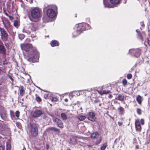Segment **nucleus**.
Here are the masks:
<instances>
[{"mask_svg": "<svg viewBox=\"0 0 150 150\" xmlns=\"http://www.w3.org/2000/svg\"><path fill=\"white\" fill-rule=\"evenodd\" d=\"M59 44L58 42L55 40H52L51 42V45L52 47L58 46Z\"/></svg>", "mask_w": 150, "mask_h": 150, "instance_id": "nucleus-22", "label": "nucleus"}, {"mask_svg": "<svg viewBox=\"0 0 150 150\" xmlns=\"http://www.w3.org/2000/svg\"><path fill=\"white\" fill-rule=\"evenodd\" d=\"M1 37L2 40L4 42L7 41L9 35L5 29L1 27H0Z\"/></svg>", "mask_w": 150, "mask_h": 150, "instance_id": "nucleus-3", "label": "nucleus"}, {"mask_svg": "<svg viewBox=\"0 0 150 150\" xmlns=\"http://www.w3.org/2000/svg\"><path fill=\"white\" fill-rule=\"evenodd\" d=\"M61 117L63 120H66L67 119L66 115L64 113H61Z\"/></svg>", "mask_w": 150, "mask_h": 150, "instance_id": "nucleus-24", "label": "nucleus"}, {"mask_svg": "<svg viewBox=\"0 0 150 150\" xmlns=\"http://www.w3.org/2000/svg\"><path fill=\"white\" fill-rule=\"evenodd\" d=\"M4 116H5H5H6V114H4Z\"/></svg>", "mask_w": 150, "mask_h": 150, "instance_id": "nucleus-58", "label": "nucleus"}, {"mask_svg": "<svg viewBox=\"0 0 150 150\" xmlns=\"http://www.w3.org/2000/svg\"><path fill=\"white\" fill-rule=\"evenodd\" d=\"M98 92L101 96L103 94H106L110 93V91L108 90H101L100 91L97 90Z\"/></svg>", "mask_w": 150, "mask_h": 150, "instance_id": "nucleus-13", "label": "nucleus"}, {"mask_svg": "<svg viewBox=\"0 0 150 150\" xmlns=\"http://www.w3.org/2000/svg\"><path fill=\"white\" fill-rule=\"evenodd\" d=\"M11 148V146L10 144H7V150H10Z\"/></svg>", "mask_w": 150, "mask_h": 150, "instance_id": "nucleus-39", "label": "nucleus"}, {"mask_svg": "<svg viewBox=\"0 0 150 150\" xmlns=\"http://www.w3.org/2000/svg\"><path fill=\"white\" fill-rule=\"evenodd\" d=\"M107 146V144L105 143L100 147L101 150H104L106 148Z\"/></svg>", "mask_w": 150, "mask_h": 150, "instance_id": "nucleus-28", "label": "nucleus"}, {"mask_svg": "<svg viewBox=\"0 0 150 150\" xmlns=\"http://www.w3.org/2000/svg\"><path fill=\"white\" fill-rule=\"evenodd\" d=\"M88 119L92 121H94L95 120L94 113L93 112H90L88 114Z\"/></svg>", "mask_w": 150, "mask_h": 150, "instance_id": "nucleus-11", "label": "nucleus"}, {"mask_svg": "<svg viewBox=\"0 0 150 150\" xmlns=\"http://www.w3.org/2000/svg\"><path fill=\"white\" fill-rule=\"evenodd\" d=\"M121 120H123V118H121Z\"/></svg>", "mask_w": 150, "mask_h": 150, "instance_id": "nucleus-54", "label": "nucleus"}, {"mask_svg": "<svg viewBox=\"0 0 150 150\" xmlns=\"http://www.w3.org/2000/svg\"><path fill=\"white\" fill-rule=\"evenodd\" d=\"M78 26L77 25L76 26L75 28V31L73 33V35L74 37H76L78 36L81 32V30H78Z\"/></svg>", "mask_w": 150, "mask_h": 150, "instance_id": "nucleus-12", "label": "nucleus"}, {"mask_svg": "<svg viewBox=\"0 0 150 150\" xmlns=\"http://www.w3.org/2000/svg\"><path fill=\"white\" fill-rule=\"evenodd\" d=\"M129 52L133 53L134 56L137 57H139L141 54V50L139 49H130Z\"/></svg>", "mask_w": 150, "mask_h": 150, "instance_id": "nucleus-6", "label": "nucleus"}, {"mask_svg": "<svg viewBox=\"0 0 150 150\" xmlns=\"http://www.w3.org/2000/svg\"><path fill=\"white\" fill-rule=\"evenodd\" d=\"M139 36L140 37V38H141V39L142 40H142V36L141 35H140V34H139Z\"/></svg>", "mask_w": 150, "mask_h": 150, "instance_id": "nucleus-50", "label": "nucleus"}, {"mask_svg": "<svg viewBox=\"0 0 150 150\" xmlns=\"http://www.w3.org/2000/svg\"><path fill=\"white\" fill-rule=\"evenodd\" d=\"M115 99L120 101H123L124 99V96L122 94H119L116 97Z\"/></svg>", "mask_w": 150, "mask_h": 150, "instance_id": "nucleus-14", "label": "nucleus"}, {"mask_svg": "<svg viewBox=\"0 0 150 150\" xmlns=\"http://www.w3.org/2000/svg\"><path fill=\"white\" fill-rule=\"evenodd\" d=\"M77 118L80 121H81L84 120L86 118V117L84 116L81 115L78 116Z\"/></svg>", "mask_w": 150, "mask_h": 150, "instance_id": "nucleus-27", "label": "nucleus"}, {"mask_svg": "<svg viewBox=\"0 0 150 150\" xmlns=\"http://www.w3.org/2000/svg\"><path fill=\"white\" fill-rule=\"evenodd\" d=\"M110 2L114 4H119L120 0H109Z\"/></svg>", "mask_w": 150, "mask_h": 150, "instance_id": "nucleus-23", "label": "nucleus"}, {"mask_svg": "<svg viewBox=\"0 0 150 150\" xmlns=\"http://www.w3.org/2000/svg\"><path fill=\"white\" fill-rule=\"evenodd\" d=\"M118 109L119 110L120 114L121 115L124 114L125 113V110L124 108L120 106L118 108Z\"/></svg>", "mask_w": 150, "mask_h": 150, "instance_id": "nucleus-20", "label": "nucleus"}, {"mask_svg": "<svg viewBox=\"0 0 150 150\" xmlns=\"http://www.w3.org/2000/svg\"><path fill=\"white\" fill-rule=\"evenodd\" d=\"M140 122L142 125H144V120L143 119H141L140 120Z\"/></svg>", "mask_w": 150, "mask_h": 150, "instance_id": "nucleus-40", "label": "nucleus"}, {"mask_svg": "<svg viewBox=\"0 0 150 150\" xmlns=\"http://www.w3.org/2000/svg\"><path fill=\"white\" fill-rule=\"evenodd\" d=\"M77 25L78 26V30H81V31L86 30H88V29H90V25L89 24L85 23H80Z\"/></svg>", "mask_w": 150, "mask_h": 150, "instance_id": "nucleus-4", "label": "nucleus"}, {"mask_svg": "<svg viewBox=\"0 0 150 150\" xmlns=\"http://www.w3.org/2000/svg\"><path fill=\"white\" fill-rule=\"evenodd\" d=\"M8 76L9 78L12 82L13 81V79L11 76L8 75Z\"/></svg>", "mask_w": 150, "mask_h": 150, "instance_id": "nucleus-44", "label": "nucleus"}, {"mask_svg": "<svg viewBox=\"0 0 150 150\" xmlns=\"http://www.w3.org/2000/svg\"><path fill=\"white\" fill-rule=\"evenodd\" d=\"M141 126L140 124L139 121V120L137 119L135 121V126Z\"/></svg>", "mask_w": 150, "mask_h": 150, "instance_id": "nucleus-31", "label": "nucleus"}, {"mask_svg": "<svg viewBox=\"0 0 150 150\" xmlns=\"http://www.w3.org/2000/svg\"><path fill=\"white\" fill-rule=\"evenodd\" d=\"M10 114L11 117H15V113L12 110H10Z\"/></svg>", "mask_w": 150, "mask_h": 150, "instance_id": "nucleus-32", "label": "nucleus"}, {"mask_svg": "<svg viewBox=\"0 0 150 150\" xmlns=\"http://www.w3.org/2000/svg\"><path fill=\"white\" fill-rule=\"evenodd\" d=\"M0 52L4 53L5 52V49L4 46L2 45H0Z\"/></svg>", "mask_w": 150, "mask_h": 150, "instance_id": "nucleus-25", "label": "nucleus"}, {"mask_svg": "<svg viewBox=\"0 0 150 150\" xmlns=\"http://www.w3.org/2000/svg\"><path fill=\"white\" fill-rule=\"evenodd\" d=\"M50 100L52 101H57L58 100V99L55 97L52 96L50 97Z\"/></svg>", "mask_w": 150, "mask_h": 150, "instance_id": "nucleus-29", "label": "nucleus"}, {"mask_svg": "<svg viewBox=\"0 0 150 150\" xmlns=\"http://www.w3.org/2000/svg\"><path fill=\"white\" fill-rule=\"evenodd\" d=\"M100 141H101V140H100V142H99L97 143V144L99 143L100 142Z\"/></svg>", "mask_w": 150, "mask_h": 150, "instance_id": "nucleus-55", "label": "nucleus"}, {"mask_svg": "<svg viewBox=\"0 0 150 150\" xmlns=\"http://www.w3.org/2000/svg\"><path fill=\"white\" fill-rule=\"evenodd\" d=\"M122 83L123 85L125 86L127 84V81L125 79H124L122 81Z\"/></svg>", "mask_w": 150, "mask_h": 150, "instance_id": "nucleus-35", "label": "nucleus"}, {"mask_svg": "<svg viewBox=\"0 0 150 150\" xmlns=\"http://www.w3.org/2000/svg\"><path fill=\"white\" fill-rule=\"evenodd\" d=\"M15 114L16 116L17 117H18L19 116L20 112L18 111H17L15 112Z\"/></svg>", "mask_w": 150, "mask_h": 150, "instance_id": "nucleus-34", "label": "nucleus"}, {"mask_svg": "<svg viewBox=\"0 0 150 150\" xmlns=\"http://www.w3.org/2000/svg\"><path fill=\"white\" fill-rule=\"evenodd\" d=\"M42 114V111L36 109L32 111V116L35 117L40 116Z\"/></svg>", "mask_w": 150, "mask_h": 150, "instance_id": "nucleus-8", "label": "nucleus"}, {"mask_svg": "<svg viewBox=\"0 0 150 150\" xmlns=\"http://www.w3.org/2000/svg\"><path fill=\"white\" fill-rule=\"evenodd\" d=\"M21 46L22 50L26 52L31 50L30 54H28L26 57V59L28 61L33 62H35L38 61L39 58V54L35 47H33L31 44H22Z\"/></svg>", "mask_w": 150, "mask_h": 150, "instance_id": "nucleus-1", "label": "nucleus"}, {"mask_svg": "<svg viewBox=\"0 0 150 150\" xmlns=\"http://www.w3.org/2000/svg\"><path fill=\"white\" fill-rule=\"evenodd\" d=\"M41 11L38 8H35L33 9L31 12L32 17L34 19H38L41 16Z\"/></svg>", "mask_w": 150, "mask_h": 150, "instance_id": "nucleus-2", "label": "nucleus"}, {"mask_svg": "<svg viewBox=\"0 0 150 150\" xmlns=\"http://www.w3.org/2000/svg\"><path fill=\"white\" fill-rule=\"evenodd\" d=\"M103 4L105 7L111 8L112 7V6L108 2L107 0H103Z\"/></svg>", "mask_w": 150, "mask_h": 150, "instance_id": "nucleus-15", "label": "nucleus"}, {"mask_svg": "<svg viewBox=\"0 0 150 150\" xmlns=\"http://www.w3.org/2000/svg\"><path fill=\"white\" fill-rule=\"evenodd\" d=\"M118 124L119 126H121L122 125V122H119Z\"/></svg>", "mask_w": 150, "mask_h": 150, "instance_id": "nucleus-45", "label": "nucleus"}, {"mask_svg": "<svg viewBox=\"0 0 150 150\" xmlns=\"http://www.w3.org/2000/svg\"><path fill=\"white\" fill-rule=\"evenodd\" d=\"M2 21L4 27L6 29L8 30L11 28V26L10 24V22L6 18L3 19Z\"/></svg>", "mask_w": 150, "mask_h": 150, "instance_id": "nucleus-7", "label": "nucleus"}, {"mask_svg": "<svg viewBox=\"0 0 150 150\" xmlns=\"http://www.w3.org/2000/svg\"><path fill=\"white\" fill-rule=\"evenodd\" d=\"M137 113L139 114V115H140L142 113V112H141V110L140 109H139V108H138L137 109Z\"/></svg>", "mask_w": 150, "mask_h": 150, "instance_id": "nucleus-37", "label": "nucleus"}, {"mask_svg": "<svg viewBox=\"0 0 150 150\" xmlns=\"http://www.w3.org/2000/svg\"><path fill=\"white\" fill-rule=\"evenodd\" d=\"M8 17L9 18L10 20L13 21V18L12 16H8Z\"/></svg>", "mask_w": 150, "mask_h": 150, "instance_id": "nucleus-43", "label": "nucleus"}, {"mask_svg": "<svg viewBox=\"0 0 150 150\" xmlns=\"http://www.w3.org/2000/svg\"><path fill=\"white\" fill-rule=\"evenodd\" d=\"M5 127V124L2 122H0V132L3 131Z\"/></svg>", "mask_w": 150, "mask_h": 150, "instance_id": "nucleus-16", "label": "nucleus"}, {"mask_svg": "<svg viewBox=\"0 0 150 150\" xmlns=\"http://www.w3.org/2000/svg\"><path fill=\"white\" fill-rule=\"evenodd\" d=\"M47 14L48 16L50 18H53L55 16V11L52 9H48L47 12Z\"/></svg>", "mask_w": 150, "mask_h": 150, "instance_id": "nucleus-9", "label": "nucleus"}, {"mask_svg": "<svg viewBox=\"0 0 150 150\" xmlns=\"http://www.w3.org/2000/svg\"><path fill=\"white\" fill-rule=\"evenodd\" d=\"M16 124L18 128H21V126L20 124L19 123H16Z\"/></svg>", "mask_w": 150, "mask_h": 150, "instance_id": "nucleus-42", "label": "nucleus"}, {"mask_svg": "<svg viewBox=\"0 0 150 150\" xmlns=\"http://www.w3.org/2000/svg\"><path fill=\"white\" fill-rule=\"evenodd\" d=\"M22 150H26V149L25 147H24Z\"/></svg>", "mask_w": 150, "mask_h": 150, "instance_id": "nucleus-53", "label": "nucleus"}, {"mask_svg": "<svg viewBox=\"0 0 150 150\" xmlns=\"http://www.w3.org/2000/svg\"><path fill=\"white\" fill-rule=\"evenodd\" d=\"M99 105L100 106H101V104H99Z\"/></svg>", "mask_w": 150, "mask_h": 150, "instance_id": "nucleus-57", "label": "nucleus"}, {"mask_svg": "<svg viewBox=\"0 0 150 150\" xmlns=\"http://www.w3.org/2000/svg\"><path fill=\"white\" fill-rule=\"evenodd\" d=\"M112 97V96L111 94L109 95L108 96L109 98H111Z\"/></svg>", "mask_w": 150, "mask_h": 150, "instance_id": "nucleus-48", "label": "nucleus"}, {"mask_svg": "<svg viewBox=\"0 0 150 150\" xmlns=\"http://www.w3.org/2000/svg\"><path fill=\"white\" fill-rule=\"evenodd\" d=\"M94 101L95 103H97L99 102L100 100H95Z\"/></svg>", "mask_w": 150, "mask_h": 150, "instance_id": "nucleus-46", "label": "nucleus"}, {"mask_svg": "<svg viewBox=\"0 0 150 150\" xmlns=\"http://www.w3.org/2000/svg\"><path fill=\"white\" fill-rule=\"evenodd\" d=\"M99 134L97 132H95L91 134V137L93 138L96 139L98 136Z\"/></svg>", "mask_w": 150, "mask_h": 150, "instance_id": "nucleus-19", "label": "nucleus"}, {"mask_svg": "<svg viewBox=\"0 0 150 150\" xmlns=\"http://www.w3.org/2000/svg\"><path fill=\"white\" fill-rule=\"evenodd\" d=\"M21 89L20 90V94L21 96H23L24 94L25 90L23 89V86H21Z\"/></svg>", "mask_w": 150, "mask_h": 150, "instance_id": "nucleus-26", "label": "nucleus"}, {"mask_svg": "<svg viewBox=\"0 0 150 150\" xmlns=\"http://www.w3.org/2000/svg\"><path fill=\"white\" fill-rule=\"evenodd\" d=\"M15 27H17L18 25V22L17 20L14 21L13 23Z\"/></svg>", "mask_w": 150, "mask_h": 150, "instance_id": "nucleus-33", "label": "nucleus"}, {"mask_svg": "<svg viewBox=\"0 0 150 150\" xmlns=\"http://www.w3.org/2000/svg\"><path fill=\"white\" fill-rule=\"evenodd\" d=\"M36 100L38 102H40L41 101V99L39 96H37L36 97Z\"/></svg>", "mask_w": 150, "mask_h": 150, "instance_id": "nucleus-36", "label": "nucleus"}, {"mask_svg": "<svg viewBox=\"0 0 150 150\" xmlns=\"http://www.w3.org/2000/svg\"><path fill=\"white\" fill-rule=\"evenodd\" d=\"M132 75L131 74H128L127 75V78L128 79H131L132 78Z\"/></svg>", "mask_w": 150, "mask_h": 150, "instance_id": "nucleus-38", "label": "nucleus"}, {"mask_svg": "<svg viewBox=\"0 0 150 150\" xmlns=\"http://www.w3.org/2000/svg\"><path fill=\"white\" fill-rule=\"evenodd\" d=\"M23 33H26L28 34H30V29L27 27H24L23 29Z\"/></svg>", "mask_w": 150, "mask_h": 150, "instance_id": "nucleus-17", "label": "nucleus"}, {"mask_svg": "<svg viewBox=\"0 0 150 150\" xmlns=\"http://www.w3.org/2000/svg\"><path fill=\"white\" fill-rule=\"evenodd\" d=\"M3 115V114H2V115H1V117H2Z\"/></svg>", "mask_w": 150, "mask_h": 150, "instance_id": "nucleus-56", "label": "nucleus"}, {"mask_svg": "<svg viewBox=\"0 0 150 150\" xmlns=\"http://www.w3.org/2000/svg\"><path fill=\"white\" fill-rule=\"evenodd\" d=\"M4 148L1 146H0V150H4Z\"/></svg>", "mask_w": 150, "mask_h": 150, "instance_id": "nucleus-47", "label": "nucleus"}, {"mask_svg": "<svg viewBox=\"0 0 150 150\" xmlns=\"http://www.w3.org/2000/svg\"><path fill=\"white\" fill-rule=\"evenodd\" d=\"M19 38L21 37L22 38H23L25 37V35L23 34H20L19 35Z\"/></svg>", "mask_w": 150, "mask_h": 150, "instance_id": "nucleus-41", "label": "nucleus"}, {"mask_svg": "<svg viewBox=\"0 0 150 150\" xmlns=\"http://www.w3.org/2000/svg\"><path fill=\"white\" fill-rule=\"evenodd\" d=\"M136 148L137 149H138L139 148V146L138 145H136Z\"/></svg>", "mask_w": 150, "mask_h": 150, "instance_id": "nucleus-49", "label": "nucleus"}, {"mask_svg": "<svg viewBox=\"0 0 150 150\" xmlns=\"http://www.w3.org/2000/svg\"><path fill=\"white\" fill-rule=\"evenodd\" d=\"M48 129L56 132L59 133L60 132L59 129L54 127H49L48 128Z\"/></svg>", "mask_w": 150, "mask_h": 150, "instance_id": "nucleus-18", "label": "nucleus"}, {"mask_svg": "<svg viewBox=\"0 0 150 150\" xmlns=\"http://www.w3.org/2000/svg\"><path fill=\"white\" fill-rule=\"evenodd\" d=\"M30 132L33 136L36 137L37 135L38 128L36 124H33L30 125Z\"/></svg>", "mask_w": 150, "mask_h": 150, "instance_id": "nucleus-5", "label": "nucleus"}, {"mask_svg": "<svg viewBox=\"0 0 150 150\" xmlns=\"http://www.w3.org/2000/svg\"><path fill=\"white\" fill-rule=\"evenodd\" d=\"M135 128L136 131L139 132H140L142 129V127L141 126H136Z\"/></svg>", "mask_w": 150, "mask_h": 150, "instance_id": "nucleus-30", "label": "nucleus"}, {"mask_svg": "<svg viewBox=\"0 0 150 150\" xmlns=\"http://www.w3.org/2000/svg\"><path fill=\"white\" fill-rule=\"evenodd\" d=\"M136 100L139 104H141L142 100V97L139 95H138L136 98Z\"/></svg>", "mask_w": 150, "mask_h": 150, "instance_id": "nucleus-21", "label": "nucleus"}, {"mask_svg": "<svg viewBox=\"0 0 150 150\" xmlns=\"http://www.w3.org/2000/svg\"><path fill=\"white\" fill-rule=\"evenodd\" d=\"M54 121L57 123V126L59 128L61 129L64 128L63 123L61 120L56 118L54 119Z\"/></svg>", "mask_w": 150, "mask_h": 150, "instance_id": "nucleus-10", "label": "nucleus"}, {"mask_svg": "<svg viewBox=\"0 0 150 150\" xmlns=\"http://www.w3.org/2000/svg\"><path fill=\"white\" fill-rule=\"evenodd\" d=\"M64 100L65 102H67L68 101V100L67 98H66Z\"/></svg>", "mask_w": 150, "mask_h": 150, "instance_id": "nucleus-51", "label": "nucleus"}, {"mask_svg": "<svg viewBox=\"0 0 150 150\" xmlns=\"http://www.w3.org/2000/svg\"><path fill=\"white\" fill-rule=\"evenodd\" d=\"M5 14L8 17V16H9V15H8V14L7 13H5Z\"/></svg>", "mask_w": 150, "mask_h": 150, "instance_id": "nucleus-52", "label": "nucleus"}]
</instances>
